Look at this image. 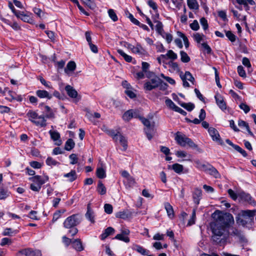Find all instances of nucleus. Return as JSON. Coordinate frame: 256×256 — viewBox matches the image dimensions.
Masks as SVG:
<instances>
[{
  "label": "nucleus",
  "mask_w": 256,
  "mask_h": 256,
  "mask_svg": "<svg viewBox=\"0 0 256 256\" xmlns=\"http://www.w3.org/2000/svg\"><path fill=\"white\" fill-rule=\"evenodd\" d=\"M214 222L210 226L212 233V240L220 246L226 244L230 237V226L234 222L232 214L216 210L212 215Z\"/></svg>",
  "instance_id": "obj_1"
},
{
  "label": "nucleus",
  "mask_w": 256,
  "mask_h": 256,
  "mask_svg": "<svg viewBox=\"0 0 256 256\" xmlns=\"http://www.w3.org/2000/svg\"><path fill=\"white\" fill-rule=\"evenodd\" d=\"M256 212L248 210H241L236 217L237 223L243 226L250 223L254 220Z\"/></svg>",
  "instance_id": "obj_2"
},
{
  "label": "nucleus",
  "mask_w": 256,
  "mask_h": 256,
  "mask_svg": "<svg viewBox=\"0 0 256 256\" xmlns=\"http://www.w3.org/2000/svg\"><path fill=\"white\" fill-rule=\"evenodd\" d=\"M175 140L176 142L181 146L184 147L188 145L189 147L192 148H197L198 145L190 138L186 136L184 134H182L180 132H177L175 136Z\"/></svg>",
  "instance_id": "obj_3"
},
{
  "label": "nucleus",
  "mask_w": 256,
  "mask_h": 256,
  "mask_svg": "<svg viewBox=\"0 0 256 256\" xmlns=\"http://www.w3.org/2000/svg\"><path fill=\"white\" fill-rule=\"evenodd\" d=\"M27 116L29 118V120L36 126L40 127L46 126V120L43 116H39L37 112L32 110L28 112Z\"/></svg>",
  "instance_id": "obj_4"
},
{
  "label": "nucleus",
  "mask_w": 256,
  "mask_h": 256,
  "mask_svg": "<svg viewBox=\"0 0 256 256\" xmlns=\"http://www.w3.org/2000/svg\"><path fill=\"white\" fill-rule=\"evenodd\" d=\"M82 217L78 214H72L68 217L64 222V226L65 228H72L76 227L80 224Z\"/></svg>",
  "instance_id": "obj_5"
},
{
  "label": "nucleus",
  "mask_w": 256,
  "mask_h": 256,
  "mask_svg": "<svg viewBox=\"0 0 256 256\" xmlns=\"http://www.w3.org/2000/svg\"><path fill=\"white\" fill-rule=\"evenodd\" d=\"M160 83H162V80L158 76H154L152 78L144 84V88L145 90L150 91L158 88Z\"/></svg>",
  "instance_id": "obj_6"
},
{
  "label": "nucleus",
  "mask_w": 256,
  "mask_h": 256,
  "mask_svg": "<svg viewBox=\"0 0 256 256\" xmlns=\"http://www.w3.org/2000/svg\"><path fill=\"white\" fill-rule=\"evenodd\" d=\"M41 252L40 250H32L31 248H26L20 250L16 256H41Z\"/></svg>",
  "instance_id": "obj_7"
},
{
  "label": "nucleus",
  "mask_w": 256,
  "mask_h": 256,
  "mask_svg": "<svg viewBox=\"0 0 256 256\" xmlns=\"http://www.w3.org/2000/svg\"><path fill=\"white\" fill-rule=\"evenodd\" d=\"M208 132L213 140L218 142L222 146L224 145V142L220 139L219 133L215 128L212 127L209 128Z\"/></svg>",
  "instance_id": "obj_8"
},
{
  "label": "nucleus",
  "mask_w": 256,
  "mask_h": 256,
  "mask_svg": "<svg viewBox=\"0 0 256 256\" xmlns=\"http://www.w3.org/2000/svg\"><path fill=\"white\" fill-rule=\"evenodd\" d=\"M192 198L194 204L197 206L200 204V202L202 198V190L201 189L196 188L192 192Z\"/></svg>",
  "instance_id": "obj_9"
},
{
  "label": "nucleus",
  "mask_w": 256,
  "mask_h": 256,
  "mask_svg": "<svg viewBox=\"0 0 256 256\" xmlns=\"http://www.w3.org/2000/svg\"><path fill=\"white\" fill-rule=\"evenodd\" d=\"M29 180L32 182L38 185L42 186L43 184L46 183L48 180V176H44V178H42L41 176L37 175L32 177L30 178Z\"/></svg>",
  "instance_id": "obj_10"
},
{
  "label": "nucleus",
  "mask_w": 256,
  "mask_h": 256,
  "mask_svg": "<svg viewBox=\"0 0 256 256\" xmlns=\"http://www.w3.org/2000/svg\"><path fill=\"white\" fill-rule=\"evenodd\" d=\"M133 212L128 210H125L122 211H120L116 214V216L123 220L131 218L133 214Z\"/></svg>",
  "instance_id": "obj_11"
},
{
  "label": "nucleus",
  "mask_w": 256,
  "mask_h": 256,
  "mask_svg": "<svg viewBox=\"0 0 256 256\" xmlns=\"http://www.w3.org/2000/svg\"><path fill=\"white\" fill-rule=\"evenodd\" d=\"M214 98L216 103L220 108L222 111L225 110L226 109V105L224 101V98L220 94H216L214 96Z\"/></svg>",
  "instance_id": "obj_12"
},
{
  "label": "nucleus",
  "mask_w": 256,
  "mask_h": 256,
  "mask_svg": "<svg viewBox=\"0 0 256 256\" xmlns=\"http://www.w3.org/2000/svg\"><path fill=\"white\" fill-rule=\"evenodd\" d=\"M206 116V112L204 109H201L200 110V113L199 114V118L200 119H198L197 118H194V120H190L188 118H186V120L188 122H192L196 124H198L200 123V122L202 120H204Z\"/></svg>",
  "instance_id": "obj_13"
},
{
  "label": "nucleus",
  "mask_w": 256,
  "mask_h": 256,
  "mask_svg": "<svg viewBox=\"0 0 256 256\" xmlns=\"http://www.w3.org/2000/svg\"><path fill=\"white\" fill-rule=\"evenodd\" d=\"M36 95L40 98H47L50 100L52 95L45 90H38L36 92Z\"/></svg>",
  "instance_id": "obj_14"
},
{
  "label": "nucleus",
  "mask_w": 256,
  "mask_h": 256,
  "mask_svg": "<svg viewBox=\"0 0 256 256\" xmlns=\"http://www.w3.org/2000/svg\"><path fill=\"white\" fill-rule=\"evenodd\" d=\"M132 250L140 254L142 256H146L150 254V250L138 244H134L132 246Z\"/></svg>",
  "instance_id": "obj_15"
},
{
  "label": "nucleus",
  "mask_w": 256,
  "mask_h": 256,
  "mask_svg": "<svg viewBox=\"0 0 256 256\" xmlns=\"http://www.w3.org/2000/svg\"><path fill=\"white\" fill-rule=\"evenodd\" d=\"M239 196L242 200L248 202L250 204H252L255 203V202L253 200L252 198L248 194L242 192L239 194Z\"/></svg>",
  "instance_id": "obj_16"
},
{
  "label": "nucleus",
  "mask_w": 256,
  "mask_h": 256,
  "mask_svg": "<svg viewBox=\"0 0 256 256\" xmlns=\"http://www.w3.org/2000/svg\"><path fill=\"white\" fill-rule=\"evenodd\" d=\"M128 48H131L132 52L134 53L143 54L144 52V50L139 44H137L135 46L130 44H128Z\"/></svg>",
  "instance_id": "obj_17"
},
{
  "label": "nucleus",
  "mask_w": 256,
  "mask_h": 256,
  "mask_svg": "<svg viewBox=\"0 0 256 256\" xmlns=\"http://www.w3.org/2000/svg\"><path fill=\"white\" fill-rule=\"evenodd\" d=\"M206 171L208 172L210 175L214 176L216 178H218L220 177V174H219L217 170L209 164Z\"/></svg>",
  "instance_id": "obj_18"
},
{
  "label": "nucleus",
  "mask_w": 256,
  "mask_h": 256,
  "mask_svg": "<svg viewBox=\"0 0 256 256\" xmlns=\"http://www.w3.org/2000/svg\"><path fill=\"white\" fill-rule=\"evenodd\" d=\"M65 90L67 94L72 98H76L78 96V92L72 86L68 85L66 86Z\"/></svg>",
  "instance_id": "obj_19"
},
{
  "label": "nucleus",
  "mask_w": 256,
  "mask_h": 256,
  "mask_svg": "<svg viewBox=\"0 0 256 256\" xmlns=\"http://www.w3.org/2000/svg\"><path fill=\"white\" fill-rule=\"evenodd\" d=\"M176 155L178 158H186L185 160L190 161L192 156L188 154L186 152L183 150H178L176 152Z\"/></svg>",
  "instance_id": "obj_20"
},
{
  "label": "nucleus",
  "mask_w": 256,
  "mask_h": 256,
  "mask_svg": "<svg viewBox=\"0 0 256 256\" xmlns=\"http://www.w3.org/2000/svg\"><path fill=\"white\" fill-rule=\"evenodd\" d=\"M64 177L68 178V180L72 182L77 178V174L76 170H72L70 172L64 174Z\"/></svg>",
  "instance_id": "obj_21"
},
{
  "label": "nucleus",
  "mask_w": 256,
  "mask_h": 256,
  "mask_svg": "<svg viewBox=\"0 0 256 256\" xmlns=\"http://www.w3.org/2000/svg\"><path fill=\"white\" fill-rule=\"evenodd\" d=\"M114 232V230L112 227H108L100 235V238L102 240L106 239L108 236L112 234Z\"/></svg>",
  "instance_id": "obj_22"
},
{
  "label": "nucleus",
  "mask_w": 256,
  "mask_h": 256,
  "mask_svg": "<svg viewBox=\"0 0 256 256\" xmlns=\"http://www.w3.org/2000/svg\"><path fill=\"white\" fill-rule=\"evenodd\" d=\"M72 246L78 252L84 250V247L80 239H76L72 242Z\"/></svg>",
  "instance_id": "obj_23"
},
{
  "label": "nucleus",
  "mask_w": 256,
  "mask_h": 256,
  "mask_svg": "<svg viewBox=\"0 0 256 256\" xmlns=\"http://www.w3.org/2000/svg\"><path fill=\"white\" fill-rule=\"evenodd\" d=\"M86 218L89 220L92 223H94V212L90 209V206L88 205L87 208V212L86 214Z\"/></svg>",
  "instance_id": "obj_24"
},
{
  "label": "nucleus",
  "mask_w": 256,
  "mask_h": 256,
  "mask_svg": "<svg viewBox=\"0 0 256 256\" xmlns=\"http://www.w3.org/2000/svg\"><path fill=\"white\" fill-rule=\"evenodd\" d=\"M164 208L166 211L168 216L170 218H172L174 217V211L172 206L168 202L164 204Z\"/></svg>",
  "instance_id": "obj_25"
},
{
  "label": "nucleus",
  "mask_w": 256,
  "mask_h": 256,
  "mask_svg": "<svg viewBox=\"0 0 256 256\" xmlns=\"http://www.w3.org/2000/svg\"><path fill=\"white\" fill-rule=\"evenodd\" d=\"M76 68V64L74 61L69 62L66 68L64 69V72L66 74H68L70 72H74Z\"/></svg>",
  "instance_id": "obj_26"
},
{
  "label": "nucleus",
  "mask_w": 256,
  "mask_h": 256,
  "mask_svg": "<svg viewBox=\"0 0 256 256\" xmlns=\"http://www.w3.org/2000/svg\"><path fill=\"white\" fill-rule=\"evenodd\" d=\"M124 183L126 188L133 187L136 184L134 178L130 176L128 178L124 180Z\"/></svg>",
  "instance_id": "obj_27"
},
{
  "label": "nucleus",
  "mask_w": 256,
  "mask_h": 256,
  "mask_svg": "<svg viewBox=\"0 0 256 256\" xmlns=\"http://www.w3.org/2000/svg\"><path fill=\"white\" fill-rule=\"evenodd\" d=\"M154 126H151L150 128H146L144 129V132L146 135L147 138L150 140L152 138L154 134Z\"/></svg>",
  "instance_id": "obj_28"
},
{
  "label": "nucleus",
  "mask_w": 256,
  "mask_h": 256,
  "mask_svg": "<svg viewBox=\"0 0 256 256\" xmlns=\"http://www.w3.org/2000/svg\"><path fill=\"white\" fill-rule=\"evenodd\" d=\"M187 4L191 10H197L199 8V5L196 0H187Z\"/></svg>",
  "instance_id": "obj_29"
},
{
  "label": "nucleus",
  "mask_w": 256,
  "mask_h": 256,
  "mask_svg": "<svg viewBox=\"0 0 256 256\" xmlns=\"http://www.w3.org/2000/svg\"><path fill=\"white\" fill-rule=\"evenodd\" d=\"M19 16H16L18 18L21 19L22 21L26 22H30L32 18L30 16L25 14L24 12H20L18 14Z\"/></svg>",
  "instance_id": "obj_30"
},
{
  "label": "nucleus",
  "mask_w": 256,
  "mask_h": 256,
  "mask_svg": "<svg viewBox=\"0 0 256 256\" xmlns=\"http://www.w3.org/2000/svg\"><path fill=\"white\" fill-rule=\"evenodd\" d=\"M97 191L101 195L106 194V189L102 181H98L97 187Z\"/></svg>",
  "instance_id": "obj_31"
},
{
  "label": "nucleus",
  "mask_w": 256,
  "mask_h": 256,
  "mask_svg": "<svg viewBox=\"0 0 256 256\" xmlns=\"http://www.w3.org/2000/svg\"><path fill=\"white\" fill-rule=\"evenodd\" d=\"M117 52L124 59L126 62H132V58L131 56L126 54L122 50L118 49L117 50Z\"/></svg>",
  "instance_id": "obj_32"
},
{
  "label": "nucleus",
  "mask_w": 256,
  "mask_h": 256,
  "mask_svg": "<svg viewBox=\"0 0 256 256\" xmlns=\"http://www.w3.org/2000/svg\"><path fill=\"white\" fill-rule=\"evenodd\" d=\"M75 146V143L72 139H68L65 144L64 149L68 151L72 150Z\"/></svg>",
  "instance_id": "obj_33"
},
{
  "label": "nucleus",
  "mask_w": 256,
  "mask_h": 256,
  "mask_svg": "<svg viewBox=\"0 0 256 256\" xmlns=\"http://www.w3.org/2000/svg\"><path fill=\"white\" fill-rule=\"evenodd\" d=\"M172 168L177 174H181L184 170V166L182 165L179 164H174L172 166Z\"/></svg>",
  "instance_id": "obj_34"
},
{
  "label": "nucleus",
  "mask_w": 256,
  "mask_h": 256,
  "mask_svg": "<svg viewBox=\"0 0 256 256\" xmlns=\"http://www.w3.org/2000/svg\"><path fill=\"white\" fill-rule=\"evenodd\" d=\"M230 236H236L238 238H240L242 236V232L240 230L236 228H233L230 226Z\"/></svg>",
  "instance_id": "obj_35"
},
{
  "label": "nucleus",
  "mask_w": 256,
  "mask_h": 256,
  "mask_svg": "<svg viewBox=\"0 0 256 256\" xmlns=\"http://www.w3.org/2000/svg\"><path fill=\"white\" fill-rule=\"evenodd\" d=\"M44 112L46 113V118H52L54 117V113L50 106H44Z\"/></svg>",
  "instance_id": "obj_36"
},
{
  "label": "nucleus",
  "mask_w": 256,
  "mask_h": 256,
  "mask_svg": "<svg viewBox=\"0 0 256 256\" xmlns=\"http://www.w3.org/2000/svg\"><path fill=\"white\" fill-rule=\"evenodd\" d=\"M116 140H119L121 145L123 146L124 150H126L128 146L127 140L126 139L125 137H124L121 134H120L118 136V139Z\"/></svg>",
  "instance_id": "obj_37"
},
{
  "label": "nucleus",
  "mask_w": 256,
  "mask_h": 256,
  "mask_svg": "<svg viewBox=\"0 0 256 256\" xmlns=\"http://www.w3.org/2000/svg\"><path fill=\"white\" fill-rule=\"evenodd\" d=\"M96 174L99 178L102 179L106 177V170L102 168H97Z\"/></svg>",
  "instance_id": "obj_38"
},
{
  "label": "nucleus",
  "mask_w": 256,
  "mask_h": 256,
  "mask_svg": "<svg viewBox=\"0 0 256 256\" xmlns=\"http://www.w3.org/2000/svg\"><path fill=\"white\" fill-rule=\"evenodd\" d=\"M132 110H129L126 112L123 116L122 118L125 121H129L132 118Z\"/></svg>",
  "instance_id": "obj_39"
},
{
  "label": "nucleus",
  "mask_w": 256,
  "mask_h": 256,
  "mask_svg": "<svg viewBox=\"0 0 256 256\" xmlns=\"http://www.w3.org/2000/svg\"><path fill=\"white\" fill-rule=\"evenodd\" d=\"M236 2L240 4H243L244 6L248 8V4L252 6L255 4L254 0H236Z\"/></svg>",
  "instance_id": "obj_40"
},
{
  "label": "nucleus",
  "mask_w": 256,
  "mask_h": 256,
  "mask_svg": "<svg viewBox=\"0 0 256 256\" xmlns=\"http://www.w3.org/2000/svg\"><path fill=\"white\" fill-rule=\"evenodd\" d=\"M180 104L184 108L186 109L187 110L190 112L194 108V104L188 102V103H180Z\"/></svg>",
  "instance_id": "obj_41"
},
{
  "label": "nucleus",
  "mask_w": 256,
  "mask_h": 256,
  "mask_svg": "<svg viewBox=\"0 0 256 256\" xmlns=\"http://www.w3.org/2000/svg\"><path fill=\"white\" fill-rule=\"evenodd\" d=\"M180 60L182 62L186 63L190 61V58L186 52L184 51H180Z\"/></svg>",
  "instance_id": "obj_42"
},
{
  "label": "nucleus",
  "mask_w": 256,
  "mask_h": 256,
  "mask_svg": "<svg viewBox=\"0 0 256 256\" xmlns=\"http://www.w3.org/2000/svg\"><path fill=\"white\" fill-rule=\"evenodd\" d=\"M46 164L49 166H56L60 164L59 162H57L52 157H48L46 160Z\"/></svg>",
  "instance_id": "obj_43"
},
{
  "label": "nucleus",
  "mask_w": 256,
  "mask_h": 256,
  "mask_svg": "<svg viewBox=\"0 0 256 256\" xmlns=\"http://www.w3.org/2000/svg\"><path fill=\"white\" fill-rule=\"evenodd\" d=\"M180 78L182 79H185L186 80H188L192 82H193L194 80V78L189 72H186L184 76H180Z\"/></svg>",
  "instance_id": "obj_44"
},
{
  "label": "nucleus",
  "mask_w": 256,
  "mask_h": 256,
  "mask_svg": "<svg viewBox=\"0 0 256 256\" xmlns=\"http://www.w3.org/2000/svg\"><path fill=\"white\" fill-rule=\"evenodd\" d=\"M10 195V192L7 190L0 188V200H4Z\"/></svg>",
  "instance_id": "obj_45"
},
{
  "label": "nucleus",
  "mask_w": 256,
  "mask_h": 256,
  "mask_svg": "<svg viewBox=\"0 0 256 256\" xmlns=\"http://www.w3.org/2000/svg\"><path fill=\"white\" fill-rule=\"evenodd\" d=\"M18 231L17 230H12L11 228H6L2 232L3 236H11L12 234H17Z\"/></svg>",
  "instance_id": "obj_46"
},
{
  "label": "nucleus",
  "mask_w": 256,
  "mask_h": 256,
  "mask_svg": "<svg viewBox=\"0 0 256 256\" xmlns=\"http://www.w3.org/2000/svg\"><path fill=\"white\" fill-rule=\"evenodd\" d=\"M81 1L92 10L96 8V4L92 0H81Z\"/></svg>",
  "instance_id": "obj_47"
},
{
  "label": "nucleus",
  "mask_w": 256,
  "mask_h": 256,
  "mask_svg": "<svg viewBox=\"0 0 256 256\" xmlns=\"http://www.w3.org/2000/svg\"><path fill=\"white\" fill-rule=\"evenodd\" d=\"M140 120H141L142 122L144 124V125L146 126V128H150L151 126H154V122L151 124L150 120L144 118H140Z\"/></svg>",
  "instance_id": "obj_48"
},
{
  "label": "nucleus",
  "mask_w": 256,
  "mask_h": 256,
  "mask_svg": "<svg viewBox=\"0 0 256 256\" xmlns=\"http://www.w3.org/2000/svg\"><path fill=\"white\" fill-rule=\"evenodd\" d=\"M114 238L123 241L125 242H130V238L128 236H125L122 234V233L116 234Z\"/></svg>",
  "instance_id": "obj_49"
},
{
  "label": "nucleus",
  "mask_w": 256,
  "mask_h": 256,
  "mask_svg": "<svg viewBox=\"0 0 256 256\" xmlns=\"http://www.w3.org/2000/svg\"><path fill=\"white\" fill-rule=\"evenodd\" d=\"M166 106L174 110L176 108L177 106L175 104L170 98H168L165 100Z\"/></svg>",
  "instance_id": "obj_50"
},
{
  "label": "nucleus",
  "mask_w": 256,
  "mask_h": 256,
  "mask_svg": "<svg viewBox=\"0 0 256 256\" xmlns=\"http://www.w3.org/2000/svg\"><path fill=\"white\" fill-rule=\"evenodd\" d=\"M204 37V34H200V33H196L194 34V40L200 44L203 40V38Z\"/></svg>",
  "instance_id": "obj_51"
},
{
  "label": "nucleus",
  "mask_w": 256,
  "mask_h": 256,
  "mask_svg": "<svg viewBox=\"0 0 256 256\" xmlns=\"http://www.w3.org/2000/svg\"><path fill=\"white\" fill-rule=\"evenodd\" d=\"M52 139L54 141L58 140L60 138V134L56 131L50 130L49 132Z\"/></svg>",
  "instance_id": "obj_52"
},
{
  "label": "nucleus",
  "mask_w": 256,
  "mask_h": 256,
  "mask_svg": "<svg viewBox=\"0 0 256 256\" xmlns=\"http://www.w3.org/2000/svg\"><path fill=\"white\" fill-rule=\"evenodd\" d=\"M108 14L110 18L114 22H116L118 20V16L114 10L110 9L108 10Z\"/></svg>",
  "instance_id": "obj_53"
},
{
  "label": "nucleus",
  "mask_w": 256,
  "mask_h": 256,
  "mask_svg": "<svg viewBox=\"0 0 256 256\" xmlns=\"http://www.w3.org/2000/svg\"><path fill=\"white\" fill-rule=\"evenodd\" d=\"M166 56L168 58L172 60H175L178 58L177 54L174 52L172 50H168L167 52Z\"/></svg>",
  "instance_id": "obj_54"
},
{
  "label": "nucleus",
  "mask_w": 256,
  "mask_h": 256,
  "mask_svg": "<svg viewBox=\"0 0 256 256\" xmlns=\"http://www.w3.org/2000/svg\"><path fill=\"white\" fill-rule=\"evenodd\" d=\"M69 158L70 160V164H76L78 162V158L75 154H72L70 155Z\"/></svg>",
  "instance_id": "obj_55"
},
{
  "label": "nucleus",
  "mask_w": 256,
  "mask_h": 256,
  "mask_svg": "<svg viewBox=\"0 0 256 256\" xmlns=\"http://www.w3.org/2000/svg\"><path fill=\"white\" fill-rule=\"evenodd\" d=\"M104 209L106 213L108 214H111L113 211V207L112 204H106L104 205Z\"/></svg>",
  "instance_id": "obj_56"
},
{
  "label": "nucleus",
  "mask_w": 256,
  "mask_h": 256,
  "mask_svg": "<svg viewBox=\"0 0 256 256\" xmlns=\"http://www.w3.org/2000/svg\"><path fill=\"white\" fill-rule=\"evenodd\" d=\"M196 218V210H193L192 214L191 216V218L188 220V226H192V224H194L195 223V220Z\"/></svg>",
  "instance_id": "obj_57"
},
{
  "label": "nucleus",
  "mask_w": 256,
  "mask_h": 256,
  "mask_svg": "<svg viewBox=\"0 0 256 256\" xmlns=\"http://www.w3.org/2000/svg\"><path fill=\"white\" fill-rule=\"evenodd\" d=\"M196 167L198 168H200V170H206L208 164H204L202 162H201L199 160H196Z\"/></svg>",
  "instance_id": "obj_58"
},
{
  "label": "nucleus",
  "mask_w": 256,
  "mask_h": 256,
  "mask_svg": "<svg viewBox=\"0 0 256 256\" xmlns=\"http://www.w3.org/2000/svg\"><path fill=\"white\" fill-rule=\"evenodd\" d=\"M12 243V240L8 238H2L1 240L0 245L1 246H4L6 245H10Z\"/></svg>",
  "instance_id": "obj_59"
},
{
  "label": "nucleus",
  "mask_w": 256,
  "mask_h": 256,
  "mask_svg": "<svg viewBox=\"0 0 256 256\" xmlns=\"http://www.w3.org/2000/svg\"><path fill=\"white\" fill-rule=\"evenodd\" d=\"M127 13L128 14H126V15H127L128 18H130V21L133 24H134L136 25L140 24V22L138 20L135 18L132 14L128 12H127Z\"/></svg>",
  "instance_id": "obj_60"
},
{
  "label": "nucleus",
  "mask_w": 256,
  "mask_h": 256,
  "mask_svg": "<svg viewBox=\"0 0 256 256\" xmlns=\"http://www.w3.org/2000/svg\"><path fill=\"white\" fill-rule=\"evenodd\" d=\"M226 37L230 40L232 42H234L236 40V36L232 33L231 31H227L226 32Z\"/></svg>",
  "instance_id": "obj_61"
},
{
  "label": "nucleus",
  "mask_w": 256,
  "mask_h": 256,
  "mask_svg": "<svg viewBox=\"0 0 256 256\" xmlns=\"http://www.w3.org/2000/svg\"><path fill=\"white\" fill-rule=\"evenodd\" d=\"M238 72L240 76L242 78L246 77L245 70L242 66H238Z\"/></svg>",
  "instance_id": "obj_62"
},
{
  "label": "nucleus",
  "mask_w": 256,
  "mask_h": 256,
  "mask_svg": "<svg viewBox=\"0 0 256 256\" xmlns=\"http://www.w3.org/2000/svg\"><path fill=\"white\" fill-rule=\"evenodd\" d=\"M190 28L196 31L200 28V26L198 22L196 20H194V22L190 24Z\"/></svg>",
  "instance_id": "obj_63"
},
{
  "label": "nucleus",
  "mask_w": 256,
  "mask_h": 256,
  "mask_svg": "<svg viewBox=\"0 0 256 256\" xmlns=\"http://www.w3.org/2000/svg\"><path fill=\"white\" fill-rule=\"evenodd\" d=\"M218 16L220 17L224 22H228L226 12L224 10H220L218 12Z\"/></svg>",
  "instance_id": "obj_64"
}]
</instances>
